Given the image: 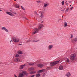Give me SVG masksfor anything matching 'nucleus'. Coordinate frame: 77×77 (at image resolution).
I'll return each instance as SVG.
<instances>
[{"label":"nucleus","instance_id":"obj_1","mask_svg":"<svg viewBox=\"0 0 77 77\" xmlns=\"http://www.w3.org/2000/svg\"><path fill=\"white\" fill-rule=\"evenodd\" d=\"M44 27V25L43 24L39 25V26L38 27V28H36L34 29V32H33V35H35V33H38L39 31L38 29L40 30L42 27Z\"/></svg>","mask_w":77,"mask_h":77},{"label":"nucleus","instance_id":"obj_2","mask_svg":"<svg viewBox=\"0 0 77 77\" xmlns=\"http://www.w3.org/2000/svg\"><path fill=\"white\" fill-rule=\"evenodd\" d=\"M75 56H76V54H72L71 55L70 59L71 60H74L75 59Z\"/></svg>","mask_w":77,"mask_h":77},{"label":"nucleus","instance_id":"obj_3","mask_svg":"<svg viewBox=\"0 0 77 77\" xmlns=\"http://www.w3.org/2000/svg\"><path fill=\"white\" fill-rule=\"evenodd\" d=\"M59 61H60V60L51 62L50 63V65L51 66H54L55 65L57 64V63L59 62Z\"/></svg>","mask_w":77,"mask_h":77},{"label":"nucleus","instance_id":"obj_4","mask_svg":"<svg viewBox=\"0 0 77 77\" xmlns=\"http://www.w3.org/2000/svg\"><path fill=\"white\" fill-rule=\"evenodd\" d=\"M26 71H23L22 73H20L19 75V77H22L24 76V75H26Z\"/></svg>","mask_w":77,"mask_h":77},{"label":"nucleus","instance_id":"obj_5","mask_svg":"<svg viewBox=\"0 0 77 77\" xmlns=\"http://www.w3.org/2000/svg\"><path fill=\"white\" fill-rule=\"evenodd\" d=\"M13 40L14 42H18L20 41V39L15 37L13 38Z\"/></svg>","mask_w":77,"mask_h":77},{"label":"nucleus","instance_id":"obj_6","mask_svg":"<svg viewBox=\"0 0 77 77\" xmlns=\"http://www.w3.org/2000/svg\"><path fill=\"white\" fill-rule=\"evenodd\" d=\"M39 13H40V14H41L40 17L41 18H44V12L41 11H40Z\"/></svg>","mask_w":77,"mask_h":77},{"label":"nucleus","instance_id":"obj_7","mask_svg":"<svg viewBox=\"0 0 77 77\" xmlns=\"http://www.w3.org/2000/svg\"><path fill=\"white\" fill-rule=\"evenodd\" d=\"M36 64V62H35L34 63H27L26 64H28L29 65H32V66H33L34 65H35Z\"/></svg>","mask_w":77,"mask_h":77},{"label":"nucleus","instance_id":"obj_8","mask_svg":"<svg viewBox=\"0 0 77 77\" xmlns=\"http://www.w3.org/2000/svg\"><path fill=\"white\" fill-rule=\"evenodd\" d=\"M53 47V46L52 45H50L48 46V49L49 50H51Z\"/></svg>","mask_w":77,"mask_h":77},{"label":"nucleus","instance_id":"obj_9","mask_svg":"<svg viewBox=\"0 0 77 77\" xmlns=\"http://www.w3.org/2000/svg\"><path fill=\"white\" fill-rule=\"evenodd\" d=\"M2 29L4 30L6 32H8L9 31H8V30L5 27H2Z\"/></svg>","mask_w":77,"mask_h":77},{"label":"nucleus","instance_id":"obj_10","mask_svg":"<svg viewBox=\"0 0 77 77\" xmlns=\"http://www.w3.org/2000/svg\"><path fill=\"white\" fill-rule=\"evenodd\" d=\"M43 66H44V65L42 64H38L37 66L38 67H39V68H42V67H43Z\"/></svg>","mask_w":77,"mask_h":77},{"label":"nucleus","instance_id":"obj_11","mask_svg":"<svg viewBox=\"0 0 77 77\" xmlns=\"http://www.w3.org/2000/svg\"><path fill=\"white\" fill-rule=\"evenodd\" d=\"M14 61L15 62H20V59L18 58H15L14 59Z\"/></svg>","mask_w":77,"mask_h":77},{"label":"nucleus","instance_id":"obj_12","mask_svg":"<svg viewBox=\"0 0 77 77\" xmlns=\"http://www.w3.org/2000/svg\"><path fill=\"white\" fill-rule=\"evenodd\" d=\"M49 6V4L45 3L44 4V8H46L47 6Z\"/></svg>","mask_w":77,"mask_h":77},{"label":"nucleus","instance_id":"obj_13","mask_svg":"<svg viewBox=\"0 0 77 77\" xmlns=\"http://www.w3.org/2000/svg\"><path fill=\"white\" fill-rule=\"evenodd\" d=\"M35 69L33 67H30L28 69L29 71H33V70H34Z\"/></svg>","mask_w":77,"mask_h":77},{"label":"nucleus","instance_id":"obj_14","mask_svg":"<svg viewBox=\"0 0 77 77\" xmlns=\"http://www.w3.org/2000/svg\"><path fill=\"white\" fill-rule=\"evenodd\" d=\"M26 66V64H24L23 65H21L20 67V69H22L24 67V66Z\"/></svg>","mask_w":77,"mask_h":77},{"label":"nucleus","instance_id":"obj_15","mask_svg":"<svg viewBox=\"0 0 77 77\" xmlns=\"http://www.w3.org/2000/svg\"><path fill=\"white\" fill-rule=\"evenodd\" d=\"M63 68V67L62 66H60L59 68V69L60 70H62Z\"/></svg>","mask_w":77,"mask_h":77},{"label":"nucleus","instance_id":"obj_16","mask_svg":"<svg viewBox=\"0 0 77 77\" xmlns=\"http://www.w3.org/2000/svg\"><path fill=\"white\" fill-rule=\"evenodd\" d=\"M65 75L66 76H67V77H69V76L71 75V74H70V73H69V72L66 74Z\"/></svg>","mask_w":77,"mask_h":77},{"label":"nucleus","instance_id":"obj_17","mask_svg":"<svg viewBox=\"0 0 77 77\" xmlns=\"http://www.w3.org/2000/svg\"><path fill=\"white\" fill-rule=\"evenodd\" d=\"M17 53L18 54H23V52L20 50H19V51H17Z\"/></svg>","mask_w":77,"mask_h":77},{"label":"nucleus","instance_id":"obj_18","mask_svg":"<svg viewBox=\"0 0 77 77\" xmlns=\"http://www.w3.org/2000/svg\"><path fill=\"white\" fill-rule=\"evenodd\" d=\"M68 26V24H67V23L66 22H65L64 23V24L63 25V26L65 27H67V26Z\"/></svg>","mask_w":77,"mask_h":77},{"label":"nucleus","instance_id":"obj_19","mask_svg":"<svg viewBox=\"0 0 77 77\" xmlns=\"http://www.w3.org/2000/svg\"><path fill=\"white\" fill-rule=\"evenodd\" d=\"M36 72V71H31L30 72V74H35Z\"/></svg>","mask_w":77,"mask_h":77},{"label":"nucleus","instance_id":"obj_20","mask_svg":"<svg viewBox=\"0 0 77 77\" xmlns=\"http://www.w3.org/2000/svg\"><path fill=\"white\" fill-rule=\"evenodd\" d=\"M45 71V69H43L42 70H40L38 71V72H42Z\"/></svg>","mask_w":77,"mask_h":77},{"label":"nucleus","instance_id":"obj_21","mask_svg":"<svg viewBox=\"0 0 77 77\" xmlns=\"http://www.w3.org/2000/svg\"><path fill=\"white\" fill-rule=\"evenodd\" d=\"M6 14H8V15H10L11 16H12V13H11L9 12H8L7 11L6 12Z\"/></svg>","mask_w":77,"mask_h":77},{"label":"nucleus","instance_id":"obj_22","mask_svg":"<svg viewBox=\"0 0 77 77\" xmlns=\"http://www.w3.org/2000/svg\"><path fill=\"white\" fill-rule=\"evenodd\" d=\"M36 77H41V74L39 73H38L36 75Z\"/></svg>","mask_w":77,"mask_h":77},{"label":"nucleus","instance_id":"obj_23","mask_svg":"<svg viewBox=\"0 0 77 77\" xmlns=\"http://www.w3.org/2000/svg\"><path fill=\"white\" fill-rule=\"evenodd\" d=\"M14 6L15 8H19L20 6L18 5V4H16Z\"/></svg>","mask_w":77,"mask_h":77},{"label":"nucleus","instance_id":"obj_24","mask_svg":"<svg viewBox=\"0 0 77 77\" xmlns=\"http://www.w3.org/2000/svg\"><path fill=\"white\" fill-rule=\"evenodd\" d=\"M52 68V66H51V67L50 66L49 67H47L46 69L47 70H49V69H51Z\"/></svg>","mask_w":77,"mask_h":77},{"label":"nucleus","instance_id":"obj_25","mask_svg":"<svg viewBox=\"0 0 77 77\" xmlns=\"http://www.w3.org/2000/svg\"><path fill=\"white\" fill-rule=\"evenodd\" d=\"M20 56V55L18 54H16L15 55V57H19Z\"/></svg>","mask_w":77,"mask_h":77},{"label":"nucleus","instance_id":"obj_26","mask_svg":"<svg viewBox=\"0 0 77 77\" xmlns=\"http://www.w3.org/2000/svg\"><path fill=\"white\" fill-rule=\"evenodd\" d=\"M69 62V60L68 59H67L66 60V63H68Z\"/></svg>","mask_w":77,"mask_h":77},{"label":"nucleus","instance_id":"obj_27","mask_svg":"<svg viewBox=\"0 0 77 77\" xmlns=\"http://www.w3.org/2000/svg\"><path fill=\"white\" fill-rule=\"evenodd\" d=\"M74 41L75 42H77V38H75L74 39Z\"/></svg>","mask_w":77,"mask_h":77},{"label":"nucleus","instance_id":"obj_28","mask_svg":"<svg viewBox=\"0 0 77 77\" xmlns=\"http://www.w3.org/2000/svg\"><path fill=\"white\" fill-rule=\"evenodd\" d=\"M64 1H63L61 2V3H62V5H64Z\"/></svg>","mask_w":77,"mask_h":77},{"label":"nucleus","instance_id":"obj_29","mask_svg":"<svg viewBox=\"0 0 77 77\" xmlns=\"http://www.w3.org/2000/svg\"><path fill=\"white\" fill-rule=\"evenodd\" d=\"M21 8L22 9H23V10H24V9H25L22 6H21Z\"/></svg>","mask_w":77,"mask_h":77},{"label":"nucleus","instance_id":"obj_30","mask_svg":"<svg viewBox=\"0 0 77 77\" xmlns=\"http://www.w3.org/2000/svg\"><path fill=\"white\" fill-rule=\"evenodd\" d=\"M45 73H44L43 74V77H45Z\"/></svg>","mask_w":77,"mask_h":77},{"label":"nucleus","instance_id":"obj_31","mask_svg":"<svg viewBox=\"0 0 77 77\" xmlns=\"http://www.w3.org/2000/svg\"><path fill=\"white\" fill-rule=\"evenodd\" d=\"M33 42H36V41L35 40H33L32 41Z\"/></svg>","mask_w":77,"mask_h":77},{"label":"nucleus","instance_id":"obj_32","mask_svg":"<svg viewBox=\"0 0 77 77\" xmlns=\"http://www.w3.org/2000/svg\"><path fill=\"white\" fill-rule=\"evenodd\" d=\"M40 41V40H36V42H39V41Z\"/></svg>","mask_w":77,"mask_h":77},{"label":"nucleus","instance_id":"obj_33","mask_svg":"<svg viewBox=\"0 0 77 77\" xmlns=\"http://www.w3.org/2000/svg\"><path fill=\"white\" fill-rule=\"evenodd\" d=\"M65 13H66V12H68V10H65Z\"/></svg>","mask_w":77,"mask_h":77},{"label":"nucleus","instance_id":"obj_34","mask_svg":"<svg viewBox=\"0 0 77 77\" xmlns=\"http://www.w3.org/2000/svg\"><path fill=\"white\" fill-rule=\"evenodd\" d=\"M35 76V75H31V77H34V76Z\"/></svg>","mask_w":77,"mask_h":77},{"label":"nucleus","instance_id":"obj_35","mask_svg":"<svg viewBox=\"0 0 77 77\" xmlns=\"http://www.w3.org/2000/svg\"><path fill=\"white\" fill-rule=\"evenodd\" d=\"M72 8H73V7H72L71 8H70V9L71 10L72 9Z\"/></svg>","mask_w":77,"mask_h":77},{"label":"nucleus","instance_id":"obj_36","mask_svg":"<svg viewBox=\"0 0 77 77\" xmlns=\"http://www.w3.org/2000/svg\"><path fill=\"white\" fill-rule=\"evenodd\" d=\"M37 2H38V3H40V2H41V1H38Z\"/></svg>","mask_w":77,"mask_h":77},{"label":"nucleus","instance_id":"obj_37","mask_svg":"<svg viewBox=\"0 0 77 77\" xmlns=\"http://www.w3.org/2000/svg\"><path fill=\"white\" fill-rule=\"evenodd\" d=\"M14 76L15 77H17V76L15 75H14Z\"/></svg>","mask_w":77,"mask_h":77},{"label":"nucleus","instance_id":"obj_38","mask_svg":"<svg viewBox=\"0 0 77 77\" xmlns=\"http://www.w3.org/2000/svg\"><path fill=\"white\" fill-rule=\"evenodd\" d=\"M24 19H26V20H27V19L26 17H24Z\"/></svg>","mask_w":77,"mask_h":77},{"label":"nucleus","instance_id":"obj_39","mask_svg":"<svg viewBox=\"0 0 77 77\" xmlns=\"http://www.w3.org/2000/svg\"><path fill=\"white\" fill-rule=\"evenodd\" d=\"M29 41L30 40H27L26 42H29Z\"/></svg>","mask_w":77,"mask_h":77},{"label":"nucleus","instance_id":"obj_40","mask_svg":"<svg viewBox=\"0 0 77 77\" xmlns=\"http://www.w3.org/2000/svg\"><path fill=\"white\" fill-rule=\"evenodd\" d=\"M13 14H16V15L17 14V13H15V12L13 13Z\"/></svg>","mask_w":77,"mask_h":77},{"label":"nucleus","instance_id":"obj_41","mask_svg":"<svg viewBox=\"0 0 77 77\" xmlns=\"http://www.w3.org/2000/svg\"><path fill=\"white\" fill-rule=\"evenodd\" d=\"M71 38H72V35H71Z\"/></svg>","mask_w":77,"mask_h":77},{"label":"nucleus","instance_id":"obj_42","mask_svg":"<svg viewBox=\"0 0 77 77\" xmlns=\"http://www.w3.org/2000/svg\"><path fill=\"white\" fill-rule=\"evenodd\" d=\"M19 45H22V44H20Z\"/></svg>","mask_w":77,"mask_h":77},{"label":"nucleus","instance_id":"obj_43","mask_svg":"<svg viewBox=\"0 0 77 77\" xmlns=\"http://www.w3.org/2000/svg\"><path fill=\"white\" fill-rule=\"evenodd\" d=\"M61 20V19H59V20Z\"/></svg>","mask_w":77,"mask_h":77},{"label":"nucleus","instance_id":"obj_44","mask_svg":"<svg viewBox=\"0 0 77 77\" xmlns=\"http://www.w3.org/2000/svg\"><path fill=\"white\" fill-rule=\"evenodd\" d=\"M1 9H3L2 8H0V10H1Z\"/></svg>","mask_w":77,"mask_h":77},{"label":"nucleus","instance_id":"obj_45","mask_svg":"<svg viewBox=\"0 0 77 77\" xmlns=\"http://www.w3.org/2000/svg\"><path fill=\"white\" fill-rule=\"evenodd\" d=\"M1 11H2L1 10H0V11L1 12Z\"/></svg>","mask_w":77,"mask_h":77},{"label":"nucleus","instance_id":"obj_46","mask_svg":"<svg viewBox=\"0 0 77 77\" xmlns=\"http://www.w3.org/2000/svg\"><path fill=\"white\" fill-rule=\"evenodd\" d=\"M12 40H11V41H10V42H12Z\"/></svg>","mask_w":77,"mask_h":77},{"label":"nucleus","instance_id":"obj_47","mask_svg":"<svg viewBox=\"0 0 77 77\" xmlns=\"http://www.w3.org/2000/svg\"><path fill=\"white\" fill-rule=\"evenodd\" d=\"M70 6H71V5H70Z\"/></svg>","mask_w":77,"mask_h":77},{"label":"nucleus","instance_id":"obj_48","mask_svg":"<svg viewBox=\"0 0 77 77\" xmlns=\"http://www.w3.org/2000/svg\"><path fill=\"white\" fill-rule=\"evenodd\" d=\"M14 0V1H16V0Z\"/></svg>","mask_w":77,"mask_h":77},{"label":"nucleus","instance_id":"obj_49","mask_svg":"<svg viewBox=\"0 0 77 77\" xmlns=\"http://www.w3.org/2000/svg\"><path fill=\"white\" fill-rule=\"evenodd\" d=\"M62 17H63V16H62Z\"/></svg>","mask_w":77,"mask_h":77}]
</instances>
